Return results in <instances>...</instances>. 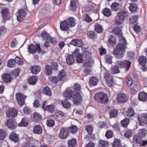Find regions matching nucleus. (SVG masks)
I'll use <instances>...</instances> for the list:
<instances>
[{
	"mask_svg": "<svg viewBox=\"0 0 147 147\" xmlns=\"http://www.w3.org/2000/svg\"><path fill=\"white\" fill-rule=\"evenodd\" d=\"M94 63V61L90 57L86 59L85 62L83 64V65L86 67H89L92 66Z\"/></svg>",
	"mask_w": 147,
	"mask_h": 147,
	"instance_id": "aec40b11",
	"label": "nucleus"
},
{
	"mask_svg": "<svg viewBox=\"0 0 147 147\" xmlns=\"http://www.w3.org/2000/svg\"><path fill=\"white\" fill-rule=\"evenodd\" d=\"M34 120L36 122L40 121L41 119L42 116L39 113H34Z\"/></svg>",
	"mask_w": 147,
	"mask_h": 147,
	"instance_id": "de8ad7c7",
	"label": "nucleus"
},
{
	"mask_svg": "<svg viewBox=\"0 0 147 147\" xmlns=\"http://www.w3.org/2000/svg\"><path fill=\"white\" fill-rule=\"evenodd\" d=\"M41 36L43 39L48 42L49 38H50V36L47 34L46 32L44 31L41 33Z\"/></svg>",
	"mask_w": 147,
	"mask_h": 147,
	"instance_id": "09e8293b",
	"label": "nucleus"
},
{
	"mask_svg": "<svg viewBox=\"0 0 147 147\" xmlns=\"http://www.w3.org/2000/svg\"><path fill=\"white\" fill-rule=\"evenodd\" d=\"M5 125L7 126L9 128L12 129H15L16 126L15 122L11 119L8 120L5 123Z\"/></svg>",
	"mask_w": 147,
	"mask_h": 147,
	"instance_id": "9b49d317",
	"label": "nucleus"
},
{
	"mask_svg": "<svg viewBox=\"0 0 147 147\" xmlns=\"http://www.w3.org/2000/svg\"><path fill=\"white\" fill-rule=\"evenodd\" d=\"M68 100H64L62 101L61 104L65 108L68 109L70 108L71 106V103L68 101Z\"/></svg>",
	"mask_w": 147,
	"mask_h": 147,
	"instance_id": "c9c22d12",
	"label": "nucleus"
},
{
	"mask_svg": "<svg viewBox=\"0 0 147 147\" xmlns=\"http://www.w3.org/2000/svg\"><path fill=\"white\" fill-rule=\"evenodd\" d=\"M1 14L4 19H9V13L7 9H3L1 11Z\"/></svg>",
	"mask_w": 147,
	"mask_h": 147,
	"instance_id": "4be33fe9",
	"label": "nucleus"
},
{
	"mask_svg": "<svg viewBox=\"0 0 147 147\" xmlns=\"http://www.w3.org/2000/svg\"><path fill=\"white\" fill-rule=\"evenodd\" d=\"M67 22L70 27H73L75 25V20L74 18L71 17L68 18Z\"/></svg>",
	"mask_w": 147,
	"mask_h": 147,
	"instance_id": "473e14b6",
	"label": "nucleus"
},
{
	"mask_svg": "<svg viewBox=\"0 0 147 147\" xmlns=\"http://www.w3.org/2000/svg\"><path fill=\"white\" fill-rule=\"evenodd\" d=\"M94 98L96 101L101 103H107L109 101L107 94L103 92H99L96 93Z\"/></svg>",
	"mask_w": 147,
	"mask_h": 147,
	"instance_id": "7ed1b4c3",
	"label": "nucleus"
},
{
	"mask_svg": "<svg viewBox=\"0 0 147 147\" xmlns=\"http://www.w3.org/2000/svg\"><path fill=\"white\" fill-rule=\"evenodd\" d=\"M129 122V119L128 118H125L123 120L121 121V125L123 127H125L128 124Z\"/></svg>",
	"mask_w": 147,
	"mask_h": 147,
	"instance_id": "e2e57ef3",
	"label": "nucleus"
},
{
	"mask_svg": "<svg viewBox=\"0 0 147 147\" xmlns=\"http://www.w3.org/2000/svg\"><path fill=\"white\" fill-rule=\"evenodd\" d=\"M137 6L135 4H131L129 7V9L131 12H134L136 9Z\"/></svg>",
	"mask_w": 147,
	"mask_h": 147,
	"instance_id": "052dcab7",
	"label": "nucleus"
},
{
	"mask_svg": "<svg viewBox=\"0 0 147 147\" xmlns=\"http://www.w3.org/2000/svg\"><path fill=\"white\" fill-rule=\"evenodd\" d=\"M113 147H120L121 146L120 141L119 139L115 138L112 144Z\"/></svg>",
	"mask_w": 147,
	"mask_h": 147,
	"instance_id": "4c0bfd02",
	"label": "nucleus"
},
{
	"mask_svg": "<svg viewBox=\"0 0 147 147\" xmlns=\"http://www.w3.org/2000/svg\"><path fill=\"white\" fill-rule=\"evenodd\" d=\"M90 83L93 85H96L98 82V79L96 77H92L90 80Z\"/></svg>",
	"mask_w": 147,
	"mask_h": 147,
	"instance_id": "603ef678",
	"label": "nucleus"
},
{
	"mask_svg": "<svg viewBox=\"0 0 147 147\" xmlns=\"http://www.w3.org/2000/svg\"><path fill=\"white\" fill-rule=\"evenodd\" d=\"M17 110L13 108L9 109L7 111L6 114L7 116L9 117H15L17 114Z\"/></svg>",
	"mask_w": 147,
	"mask_h": 147,
	"instance_id": "ddd939ff",
	"label": "nucleus"
},
{
	"mask_svg": "<svg viewBox=\"0 0 147 147\" xmlns=\"http://www.w3.org/2000/svg\"><path fill=\"white\" fill-rule=\"evenodd\" d=\"M147 133V130L145 128L139 129L138 131V134L141 137H144Z\"/></svg>",
	"mask_w": 147,
	"mask_h": 147,
	"instance_id": "c85d7f7f",
	"label": "nucleus"
},
{
	"mask_svg": "<svg viewBox=\"0 0 147 147\" xmlns=\"http://www.w3.org/2000/svg\"><path fill=\"white\" fill-rule=\"evenodd\" d=\"M138 18V16H132L130 18L129 21L131 23H136Z\"/></svg>",
	"mask_w": 147,
	"mask_h": 147,
	"instance_id": "4d7b16f0",
	"label": "nucleus"
},
{
	"mask_svg": "<svg viewBox=\"0 0 147 147\" xmlns=\"http://www.w3.org/2000/svg\"><path fill=\"white\" fill-rule=\"evenodd\" d=\"M16 97L19 105L23 106L25 103V100L26 96L22 94L19 93L16 94Z\"/></svg>",
	"mask_w": 147,
	"mask_h": 147,
	"instance_id": "423d86ee",
	"label": "nucleus"
},
{
	"mask_svg": "<svg viewBox=\"0 0 147 147\" xmlns=\"http://www.w3.org/2000/svg\"><path fill=\"white\" fill-rule=\"evenodd\" d=\"M141 119L142 122L145 124L147 123V114H143L141 116Z\"/></svg>",
	"mask_w": 147,
	"mask_h": 147,
	"instance_id": "5fc2aeb1",
	"label": "nucleus"
},
{
	"mask_svg": "<svg viewBox=\"0 0 147 147\" xmlns=\"http://www.w3.org/2000/svg\"><path fill=\"white\" fill-rule=\"evenodd\" d=\"M106 84L109 87H111L113 86L114 85L113 82V78L111 77L106 79Z\"/></svg>",
	"mask_w": 147,
	"mask_h": 147,
	"instance_id": "ea45409f",
	"label": "nucleus"
},
{
	"mask_svg": "<svg viewBox=\"0 0 147 147\" xmlns=\"http://www.w3.org/2000/svg\"><path fill=\"white\" fill-rule=\"evenodd\" d=\"M127 15L126 12L121 11L117 13V15L115 17V24L119 26H122V24L124 21V18H126Z\"/></svg>",
	"mask_w": 147,
	"mask_h": 147,
	"instance_id": "f03ea898",
	"label": "nucleus"
},
{
	"mask_svg": "<svg viewBox=\"0 0 147 147\" xmlns=\"http://www.w3.org/2000/svg\"><path fill=\"white\" fill-rule=\"evenodd\" d=\"M123 26H117V27L114 28L113 30V33L117 35H121L122 34V30Z\"/></svg>",
	"mask_w": 147,
	"mask_h": 147,
	"instance_id": "a211bd4d",
	"label": "nucleus"
},
{
	"mask_svg": "<svg viewBox=\"0 0 147 147\" xmlns=\"http://www.w3.org/2000/svg\"><path fill=\"white\" fill-rule=\"evenodd\" d=\"M48 42L49 43H51L55 45L57 42V39L56 38L51 37L50 36V38H49Z\"/></svg>",
	"mask_w": 147,
	"mask_h": 147,
	"instance_id": "338daca9",
	"label": "nucleus"
},
{
	"mask_svg": "<svg viewBox=\"0 0 147 147\" xmlns=\"http://www.w3.org/2000/svg\"><path fill=\"white\" fill-rule=\"evenodd\" d=\"M124 136L127 138H129L131 137L132 131L131 130H127L126 131L124 134Z\"/></svg>",
	"mask_w": 147,
	"mask_h": 147,
	"instance_id": "69168bd1",
	"label": "nucleus"
},
{
	"mask_svg": "<svg viewBox=\"0 0 147 147\" xmlns=\"http://www.w3.org/2000/svg\"><path fill=\"white\" fill-rule=\"evenodd\" d=\"M112 57L110 55H107L105 56V59L107 63L111 64L112 63Z\"/></svg>",
	"mask_w": 147,
	"mask_h": 147,
	"instance_id": "6e6d98bb",
	"label": "nucleus"
},
{
	"mask_svg": "<svg viewBox=\"0 0 147 147\" xmlns=\"http://www.w3.org/2000/svg\"><path fill=\"white\" fill-rule=\"evenodd\" d=\"M102 13L106 16L109 17L111 15V12L110 9L105 8L103 9L102 11Z\"/></svg>",
	"mask_w": 147,
	"mask_h": 147,
	"instance_id": "2f4dec72",
	"label": "nucleus"
},
{
	"mask_svg": "<svg viewBox=\"0 0 147 147\" xmlns=\"http://www.w3.org/2000/svg\"><path fill=\"white\" fill-rule=\"evenodd\" d=\"M8 66L10 67H14L16 65V62L14 59H11L8 61L7 63Z\"/></svg>",
	"mask_w": 147,
	"mask_h": 147,
	"instance_id": "37998d69",
	"label": "nucleus"
},
{
	"mask_svg": "<svg viewBox=\"0 0 147 147\" xmlns=\"http://www.w3.org/2000/svg\"><path fill=\"white\" fill-rule=\"evenodd\" d=\"M98 146V147H107L109 146V143L106 141L100 140L99 141Z\"/></svg>",
	"mask_w": 147,
	"mask_h": 147,
	"instance_id": "7c9ffc66",
	"label": "nucleus"
},
{
	"mask_svg": "<svg viewBox=\"0 0 147 147\" xmlns=\"http://www.w3.org/2000/svg\"><path fill=\"white\" fill-rule=\"evenodd\" d=\"M116 38L114 36L110 35L109 36L108 42L112 45H115L116 44Z\"/></svg>",
	"mask_w": 147,
	"mask_h": 147,
	"instance_id": "a878e982",
	"label": "nucleus"
},
{
	"mask_svg": "<svg viewBox=\"0 0 147 147\" xmlns=\"http://www.w3.org/2000/svg\"><path fill=\"white\" fill-rule=\"evenodd\" d=\"M114 135L113 132L111 130H107L105 133V136L107 138H112Z\"/></svg>",
	"mask_w": 147,
	"mask_h": 147,
	"instance_id": "a18cd8bd",
	"label": "nucleus"
},
{
	"mask_svg": "<svg viewBox=\"0 0 147 147\" xmlns=\"http://www.w3.org/2000/svg\"><path fill=\"white\" fill-rule=\"evenodd\" d=\"M77 4L75 0H71L69 9L72 11H75L77 8Z\"/></svg>",
	"mask_w": 147,
	"mask_h": 147,
	"instance_id": "dca6fc26",
	"label": "nucleus"
},
{
	"mask_svg": "<svg viewBox=\"0 0 147 147\" xmlns=\"http://www.w3.org/2000/svg\"><path fill=\"white\" fill-rule=\"evenodd\" d=\"M42 129L40 125H35L33 129V132L35 134H40L42 132Z\"/></svg>",
	"mask_w": 147,
	"mask_h": 147,
	"instance_id": "393cba45",
	"label": "nucleus"
},
{
	"mask_svg": "<svg viewBox=\"0 0 147 147\" xmlns=\"http://www.w3.org/2000/svg\"><path fill=\"white\" fill-rule=\"evenodd\" d=\"M76 61L77 62L79 63H82L84 61L83 56L82 55L80 54L77 55L76 56Z\"/></svg>",
	"mask_w": 147,
	"mask_h": 147,
	"instance_id": "864d4df0",
	"label": "nucleus"
},
{
	"mask_svg": "<svg viewBox=\"0 0 147 147\" xmlns=\"http://www.w3.org/2000/svg\"><path fill=\"white\" fill-rule=\"evenodd\" d=\"M116 65L119 68H123L125 66L126 71H127L130 67L131 62L127 60H125L124 62L118 60L116 62Z\"/></svg>",
	"mask_w": 147,
	"mask_h": 147,
	"instance_id": "20e7f679",
	"label": "nucleus"
},
{
	"mask_svg": "<svg viewBox=\"0 0 147 147\" xmlns=\"http://www.w3.org/2000/svg\"><path fill=\"white\" fill-rule=\"evenodd\" d=\"M83 54L84 57H85L86 59H88L90 58L91 53L88 51H86V50L83 51Z\"/></svg>",
	"mask_w": 147,
	"mask_h": 147,
	"instance_id": "774afa93",
	"label": "nucleus"
},
{
	"mask_svg": "<svg viewBox=\"0 0 147 147\" xmlns=\"http://www.w3.org/2000/svg\"><path fill=\"white\" fill-rule=\"evenodd\" d=\"M118 113V111L115 109H112L109 112L110 117L111 118L115 117L117 116Z\"/></svg>",
	"mask_w": 147,
	"mask_h": 147,
	"instance_id": "72a5a7b5",
	"label": "nucleus"
},
{
	"mask_svg": "<svg viewBox=\"0 0 147 147\" xmlns=\"http://www.w3.org/2000/svg\"><path fill=\"white\" fill-rule=\"evenodd\" d=\"M38 48L34 45H31L28 47V51L29 53H34L37 50L38 52L40 53L41 51V49L39 46H37Z\"/></svg>",
	"mask_w": 147,
	"mask_h": 147,
	"instance_id": "9d476101",
	"label": "nucleus"
},
{
	"mask_svg": "<svg viewBox=\"0 0 147 147\" xmlns=\"http://www.w3.org/2000/svg\"><path fill=\"white\" fill-rule=\"evenodd\" d=\"M119 8V4L117 2H115L113 3L111 6V8L112 10L117 11H118Z\"/></svg>",
	"mask_w": 147,
	"mask_h": 147,
	"instance_id": "e433bc0d",
	"label": "nucleus"
},
{
	"mask_svg": "<svg viewBox=\"0 0 147 147\" xmlns=\"http://www.w3.org/2000/svg\"><path fill=\"white\" fill-rule=\"evenodd\" d=\"M102 27L99 24H97L95 26V31L97 33H101L102 32Z\"/></svg>",
	"mask_w": 147,
	"mask_h": 147,
	"instance_id": "13d9d810",
	"label": "nucleus"
},
{
	"mask_svg": "<svg viewBox=\"0 0 147 147\" xmlns=\"http://www.w3.org/2000/svg\"><path fill=\"white\" fill-rule=\"evenodd\" d=\"M74 93V92L73 93L71 90H68L66 91L64 94L65 99L69 100L72 98Z\"/></svg>",
	"mask_w": 147,
	"mask_h": 147,
	"instance_id": "6ab92c4d",
	"label": "nucleus"
},
{
	"mask_svg": "<svg viewBox=\"0 0 147 147\" xmlns=\"http://www.w3.org/2000/svg\"><path fill=\"white\" fill-rule=\"evenodd\" d=\"M111 72L112 74H115L119 73L120 71L117 66L115 65L111 67Z\"/></svg>",
	"mask_w": 147,
	"mask_h": 147,
	"instance_id": "c03bdc74",
	"label": "nucleus"
},
{
	"mask_svg": "<svg viewBox=\"0 0 147 147\" xmlns=\"http://www.w3.org/2000/svg\"><path fill=\"white\" fill-rule=\"evenodd\" d=\"M102 73L103 74L104 77L106 79L109 78L110 74L107 70L104 69L103 71H102Z\"/></svg>",
	"mask_w": 147,
	"mask_h": 147,
	"instance_id": "0e129e2a",
	"label": "nucleus"
},
{
	"mask_svg": "<svg viewBox=\"0 0 147 147\" xmlns=\"http://www.w3.org/2000/svg\"><path fill=\"white\" fill-rule=\"evenodd\" d=\"M14 61L16 62V63L19 65H22L23 63L22 60L18 57L15 58Z\"/></svg>",
	"mask_w": 147,
	"mask_h": 147,
	"instance_id": "680f3d73",
	"label": "nucleus"
},
{
	"mask_svg": "<svg viewBox=\"0 0 147 147\" xmlns=\"http://www.w3.org/2000/svg\"><path fill=\"white\" fill-rule=\"evenodd\" d=\"M69 134L68 129L67 128L63 127L60 129L59 136L61 139H65L68 136Z\"/></svg>",
	"mask_w": 147,
	"mask_h": 147,
	"instance_id": "0eeeda50",
	"label": "nucleus"
},
{
	"mask_svg": "<svg viewBox=\"0 0 147 147\" xmlns=\"http://www.w3.org/2000/svg\"><path fill=\"white\" fill-rule=\"evenodd\" d=\"M139 100L141 101L144 102L147 100V94L144 92H141L138 94Z\"/></svg>",
	"mask_w": 147,
	"mask_h": 147,
	"instance_id": "f3484780",
	"label": "nucleus"
},
{
	"mask_svg": "<svg viewBox=\"0 0 147 147\" xmlns=\"http://www.w3.org/2000/svg\"><path fill=\"white\" fill-rule=\"evenodd\" d=\"M142 137L138 135H134V140L137 143L141 144L142 142Z\"/></svg>",
	"mask_w": 147,
	"mask_h": 147,
	"instance_id": "a19ab883",
	"label": "nucleus"
},
{
	"mask_svg": "<svg viewBox=\"0 0 147 147\" xmlns=\"http://www.w3.org/2000/svg\"><path fill=\"white\" fill-rule=\"evenodd\" d=\"M76 144V140L75 139L69 140L68 141L69 147H74Z\"/></svg>",
	"mask_w": 147,
	"mask_h": 147,
	"instance_id": "58836bf2",
	"label": "nucleus"
},
{
	"mask_svg": "<svg viewBox=\"0 0 147 147\" xmlns=\"http://www.w3.org/2000/svg\"><path fill=\"white\" fill-rule=\"evenodd\" d=\"M37 80V78L36 76H32L29 80V83L30 84L34 85L36 83Z\"/></svg>",
	"mask_w": 147,
	"mask_h": 147,
	"instance_id": "c756f323",
	"label": "nucleus"
},
{
	"mask_svg": "<svg viewBox=\"0 0 147 147\" xmlns=\"http://www.w3.org/2000/svg\"><path fill=\"white\" fill-rule=\"evenodd\" d=\"M26 13L25 12L20 10L17 13V20L19 22L23 21L25 18Z\"/></svg>",
	"mask_w": 147,
	"mask_h": 147,
	"instance_id": "1a4fd4ad",
	"label": "nucleus"
},
{
	"mask_svg": "<svg viewBox=\"0 0 147 147\" xmlns=\"http://www.w3.org/2000/svg\"><path fill=\"white\" fill-rule=\"evenodd\" d=\"M70 44L76 47H82L84 45L83 41L81 39H73L71 42Z\"/></svg>",
	"mask_w": 147,
	"mask_h": 147,
	"instance_id": "f8f14e48",
	"label": "nucleus"
},
{
	"mask_svg": "<svg viewBox=\"0 0 147 147\" xmlns=\"http://www.w3.org/2000/svg\"><path fill=\"white\" fill-rule=\"evenodd\" d=\"M72 98L74 103L77 105H80L82 100L80 94L78 92H74Z\"/></svg>",
	"mask_w": 147,
	"mask_h": 147,
	"instance_id": "39448f33",
	"label": "nucleus"
},
{
	"mask_svg": "<svg viewBox=\"0 0 147 147\" xmlns=\"http://www.w3.org/2000/svg\"><path fill=\"white\" fill-rule=\"evenodd\" d=\"M59 78L58 77V76L57 77L52 76L49 77V80L55 83H57L59 81H61V80H59Z\"/></svg>",
	"mask_w": 147,
	"mask_h": 147,
	"instance_id": "79ce46f5",
	"label": "nucleus"
},
{
	"mask_svg": "<svg viewBox=\"0 0 147 147\" xmlns=\"http://www.w3.org/2000/svg\"><path fill=\"white\" fill-rule=\"evenodd\" d=\"M126 115L128 117H132L134 115V111L131 108H129L126 112Z\"/></svg>",
	"mask_w": 147,
	"mask_h": 147,
	"instance_id": "f704fd0d",
	"label": "nucleus"
},
{
	"mask_svg": "<svg viewBox=\"0 0 147 147\" xmlns=\"http://www.w3.org/2000/svg\"><path fill=\"white\" fill-rule=\"evenodd\" d=\"M69 26L66 21L62 22L60 24V28L62 30H66L69 27Z\"/></svg>",
	"mask_w": 147,
	"mask_h": 147,
	"instance_id": "b1692460",
	"label": "nucleus"
},
{
	"mask_svg": "<svg viewBox=\"0 0 147 147\" xmlns=\"http://www.w3.org/2000/svg\"><path fill=\"white\" fill-rule=\"evenodd\" d=\"M66 60L67 63L70 65L73 64L75 62L73 57L71 55H69L67 56Z\"/></svg>",
	"mask_w": 147,
	"mask_h": 147,
	"instance_id": "412c9836",
	"label": "nucleus"
},
{
	"mask_svg": "<svg viewBox=\"0 0 147 147\" xmlns=\"http://www.w3.org/2000/svg\"><path fill=\"white\" fill-rule=\"evenodd\" d=\"M40 69V67L38 66H33L31 67V68L32 72L34 74H36L39 72Z\"/></svg>",
	"mask_w": 147,
	"mask_h": 147,
	"instance_id": "cd10ccee",
	"label": "nucleus"
},
{
	"mask_svg": "<svg viewBox=\"0 0 147 147\" xmlns=\"http://www.w3.org/2000/svg\"><path fill=\"white\" fill-rule=\"evenodd\" d=\"M46 103L44 102L42 108L45 110L51 112H53L55 111V108L53 105H50L45 106Z\"/></svg>",
	"mask_w": 147,
	"mask_h": 147,
	"instance_id": "4468645a",
	"label": "nucleus"
},
{
	"mask_svg": "<svg viewBox=\"0 0 147 147\" xmlns=\"http://www.w3.org/2000/svg\"><path fill=\"white\" fill-rule=\"evenodd\" d=\"M43 93L46 95L49 96L51 95V92L50 89L48 86H45L43 88Z\"/></svg>",
	"mask_w": 147,
	"mask_h": 147,
	"instance_id": "49530a36",
	"label": "nucleus"
},
{
	"mask_svg": "<svg viewBox=\"0 0 147 147\" xmlns=\"http://www.w3.org/2000/svg\"><path fill=\"white\" fill-rule=\"evenodd\" d=\"M146 57L143 56H140L138 59L140 64L143 66L145 65L146 63Z\"/></svg>",
	"mask_w": 147,
	"mask_h": 147,
	"instance_id": "bb28decb",
	"label": "nucleus"
},
{
	"mask_svg": "<svg viewBox=\"0 0 147 147\" xmlns=\"http://www.w3.org/2000/svg\"><path fill=\"white\" fill-rule=\"evenodd\" d=\"M117 101L119 103L125 102L127 100V98L126 95L123 93H119L117 96Z\"/></svg>",
	"mask_w": 147,
	"mask_h": 147,
	"instance_id": "6e6552de",
	"label": "nucleus"
},
{
	"mask_svg": "<svg viewBox=\"0 0 147 147\" xmlns=\"http://www.w3.org/2000/svg\"><path fill=\"white\" fill-rule=\"evenodd\" d=\"M27 119L26 118L22 119L21 122L19 123L18 126H26L28 125L27 122Z\"/></svg>",
	"mask_w": 147,
	"mask_h": 147,
	"instance_id": "bf43d9fd",
	"label": "nucleus"
},
{
	"mask_svg": "<svg viewBox=\"0 0 147 147\" xmlns=\"http://www.w3.org/2000/svg\"><path fill=\"white\" fill-rule=\"evenodd\" d=\"M78 127L75 125H73L70 127L68 129L69 133H74L76 132L78 130Z\"/></svg>",
	"mask_w": 147,
	"mask_h": 147,
	"instance_id": "8fccbe9b",
	"label": "nucleus"
},
{
	"mask_svg": "<svg viewBox=\"0 0 147 147\" xmlns=\"http://www.w3.org/2000/svg\"><path fill=\"white\" fill-rule=\"evenodd\" d=\"M66 75V73L63 70H61L60 71L58 75V77L59 78V80H61L62 78L64 77Z\"/></svg>",
	"mask_w": 147,
	"mask_h": 147,
	"instance_id": "3c124183",
	"label": "nucleus"
},
{
	"mask_svg": "<svg viewBox=\"0 0 147 147\" xmlns=\"http://www.w3.org/2000/svg\"><path fill=\"white\" fill-rule=\"evenodd\" d=\"M121 41L123 44L119 43L116 46L115 49H114L113 54L117 58H122L124 56L125 47L124 44H127L126 40L123 38L121 39Z\"/></svg>",
	"mask_w": 147,
	"mask_h": 147,
	"instance_id": "f257e3e1",
	"label": "nucleus"
},
{
	"mask_svg": "<svg viewBox=\"0 0 147 147\" xmlns=\"http://www.w3.org/2000/svg\"><path fill=\"white\" fill-rule=\"evenodd\" d=\"M2 78L5 83H9L11 81V76L8 74H4L2 76Z\"/></svg>",
	"mask_w": 147,
	"mask_h": 147,
	"instance_id": "2eb2a0df",
	"label": "nucleus"
},
{
	"mask_svg": "<svg viewBox=\"0 0 147 147\" xmlns=\"http://www.w3.org/2000/svg\"><path fill=\"white\" fill-rule=\"evenodd\" d=\"M9 138L15 142H18L19 140L18 135L14 132H12L10 135Z\"/></svg>",
	"mask_w": 147,
	"mask_h": 147,
	"instance_id": "5701e85b",
	"label": "nucleus"
}]
</instances>
